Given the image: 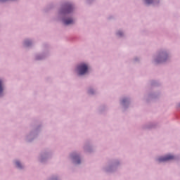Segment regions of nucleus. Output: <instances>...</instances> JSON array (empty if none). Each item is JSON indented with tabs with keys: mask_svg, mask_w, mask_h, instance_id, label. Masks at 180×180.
Returning <instances> with one entry per match:
<instances>
[{
	"mask_svg": "<svg viewBox=\"0 0 180 180\" xmlns=\"http://www.w3.org/2000/svg\"><path fill=\"white\" fill-rule=\"evenodd\" d=\"M77 70L79 71V75H84V74H86L88 71V65L85 63H82L77 67Z\"/></svg>",
	"mask_w": 180,
	"mask_h": 180,
	"instance_id": "nucleus-1",
	"label": "nucleus"
},
{
	"mask_svg": "<svg viewBox=\"0 0 180 180\" xmlns=\"http://www.w3.org/2000/svg\"><path fill=\"white\" fill-rule=\"evenodd\" d=\"M174 157L172 155H167L164 158H160L158 159L159 162H162L164 161H171V160H174Z\"/></svg>",
	"mask_w": 180,
	"mask_h": 180,
	"instance_id": "nucleus-2",
	"label": "nucleus"
},
{
	"mask_svg": "<svg viewBox=\"0 0 180 180\" xmlns=\"http://www.w3.org/2000/svg\"><path fill=\"white\" fill-rule=\"evenodd\" d=\"M65 25H72L74 23V20L71 18H68L64 21Z\"/></svg>",
	"mask_w": 180,
	"mask_h": 180,
	"instance_id": "nucleus-3",
	"label": "nucleus"
},
{
	"mask_svg": "<svg viewBox=\"0 0 180 180\" xmlns=\"http://www.w3.org/2000/svg\"><path fill=\"white\" fill-rule=\"evenodd\" d=\"M73 160L76 164H81V160L78 156H73Z\"/></svg>",
	"mask_w": 180,
	"mask_h": 180,
	"instance_id": "nucleus-4",
	"label": "nucleus"
},
{
	"mask_svg": "<svg viewBox=\"0 0 180 180\" xmlns=\"http://www.w3.org/2000/svg\"><path fill=\"white\" fill-rule=\"evenodd\" d=\"M72 9V6L71 4H68L66 7V12H68V13H70Z\"/></svg>",
	"mask_w": 180,
	"mask_h": 180,
	"instance_id": "nucleus-5",
	"label": "nucleus"
},
{
	"mask_svg": "<svg viewBox=\"0 0 180 180\" xmlns=\"http://www.w3.org/2000/svg\"><path fill=\"white\" fill-rule=\"evenodd\" d=\"M4 89H2V81L0 80V95L2 94Z\"/></svg>",
	"mask_w": 180,
	"mask_h": 180,
	"instance_id": "nucleus-6",
	"label": "nucleus"
},
{
	"mask_svg": "<svg viewBox=\"0 0 180 180\" xmlns=\"http://www.w3.org/2000/svg\"><path fill=\"white\" fill-rule=\"evenodd\" d=\"M15 164H16L18 168H22V165L20 164V162L19 161H17L15 162Z\"/></svg>",
	"mask_w": 180,
	"mask_h": 180,
	"instance_id": "nucleus-7",
	"label": "nucleus"
},
{
	"mask_svg": "<svg viewBox=\"0 0 180 180\" xmlns=\"http://www.w3.org/2000/svg\"><path fill=\"white\" fill-rule=\"evenodd\" d=\"M153 1H154V0H146V3L148 5H150V4H153Z\"/></svg>",
	"mask_w": 180,
	"mask_h": 180,
	"instance_id": "nucleus-8",
	"label": "nucleus"
},
{
	"mask_svg": "<svg viewBox=\"0 0 180 180\" xmlns=\"http://www.w3.org/2000/svg\"><path fill=\"white\" fill-rule=\"evenodd\" d=\"M123 34L122 32H118L117 35L118 36H122Z\"/></svg>",
	"mask_w": 180,
	"mask_h": 180,
	"instance_id": "nucleus-9",
	"label": "nucleus"
},
{
	"mask_svg": "<svg viewBox=\"0 0 180 180\" xmlns=\"http://www.w3.org/2000/svg\"><path fill=\"white\" fill-rule=\"evenodd\" d=\"M25 46H29V43L27 41H25Z\"/></svg>",
	"mask_w": 180,
	"mask_h": 180,
	"instance_id": "nucleus-10",
	"label": "nucleus"
},
{
	"mask_svg": "<svg viewBox=\"0 0 180 180\" xmlns=\"http://www.w3.org/2000/svg\"><path fill=\"white\" fill-rule=\"evenodd\" d=\"M89 94H94V92H92V90H89Z\"/></svg>",
	"mask_w": 180,
	"mask_h": 180,
	"instance_id": "nucleus-11",
	"label": "nucleus"
}]
</instances>
